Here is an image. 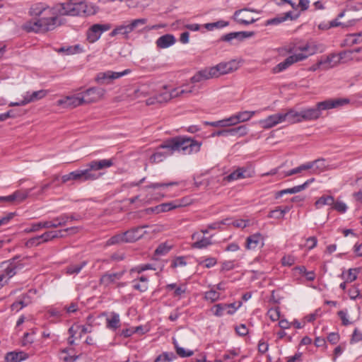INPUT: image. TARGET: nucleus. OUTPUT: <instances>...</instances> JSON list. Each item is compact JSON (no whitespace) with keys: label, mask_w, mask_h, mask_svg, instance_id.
Masks as SVG:
<instances>
[{"label":"nucleus","mask_w":362,"mask_h":362,"mask_svg":"<svg viewBox=\"0 0 362 362\" xmlns=\"http://www.w3.org/2000/svg\"><path fill=\"white\" fill-rule=\"evenodd\" d=\"M97 8L88 4L86 0H69L66 3H57L52 6L45 2H37L30 8L29 13L35 19L26 22L23 28L28 32H47L62 24L64 16L94 15Z\"/></svg>","instance_id":"obj_1"},{"label":"nucleus","mask_w":362,"mask_h":362,"mask_svg":"<svg viewBox=\"0 0 362 362\" xmlns=\"http://www.w3.org/2000/svg\"><path fill=\"white\" fill-rule=\"evenodd\" d=\"M202 143L187 136H178L163 140L160 144V158H166L175 152L191 155L199 152ZM162 159L160 158V161Z\"/></svg>","instance_id":"obj_2"},{"label":"nucleus","mask_w":362,"mask_h":362,"mask_svg":"<svg viewBox=\"0 0 362 362\" xmlns=\"http://www.w3.org/2000/svg\"><path fill=\"white\" fill-rule=\"evenodd\" d=\"M238 64L235 60L221 62L216 66L206 67L197 71L190 79L192 83H199L237 70Z\"/></svg>","instance_id":"obj_3"},{"label":"nucleus","mask_w":362,"mask_h":362,"mask_svg":"<svg viewBox=\"0 0 362 362\" xmlns=\"http://www.w3.org/2000/svg\"><path fill=\"white\" fill-rule=\"evenodd\" d=\"M197 91L195 86L185 84L180 88H174L169 85H163L160 89V103H166L173 98L192 93Z\"/></svg>","instance_id":"obj_4"},{"label":"nucleus","mask_w":362,"mask_h":362,"mask_svg":"<svg viewBox=\"0 0 362 362\" xmlns=\"http://www.w3.org/2000/svg\"><path fill=\"white\" fill-rule=\"evenodd\" d=\"M22 268V264H18L15 259L2 262L0 264V289Z\"/></svg>","instance_id":"obj_5"},{"label":"nucleus","mask_w":362,"mask_h":362,"mask_svg":"<svg viewBox=\"0 0 362 362\" xmlns=\"http://www.w3.org/2000/svg\"><path fill=\"white\" fill-rule=\"evenodd\" d=\"M47 95V90H40L37 91L33 92H26L24 95L23 96V100L16 102V103H11L10 106L15 107V106H23L28 103H33L35 101H37L44 97H45Z\"/></svg>","instance_id":"obj_6"},{"label":"nucleus","mask_w":362,"mask_h":362,"mask_svg":"<svg viewBox=\"0 0 362 362\" xmlns=\"http://www.w3.org/2000/svg\"><path fill=\"white\" fill-rule=\"evenodd\" d=\"M308 57V55H304L303 53L294 54L288 57L284 62H280L276 66H275L272 69V72L274 74L280 73L286 69H288L293 64L301 62L305 59Z\"/></svg>","instance_id":"obj_7"},{"label":"nucleus","mask_w":362,"mask_h":362,"mask_svg":"<svg viewBox=\"0 0 362 362\" xmlns=\"http://www.w3.org/2000/svg\"><path fill=\"white\" fill-rule=\"evenodd\" d=\"M248 11L257 13H261V11L257 9L245 8L235 11L233 16V19L238 23L244 25H248L257 21V19L250 18L249 16L245 15V13Z\"/></svg>","instance_id":"obj_8"},{"label":"nucleus","mask_w":362,"mask_h":362,"mask_svg":"<svg viewBox=\"0 0 362 362\" xmlns=\"http://www.w3.org/2000/svg\"><path fill=\"white\" fill-rule=\"evenodd\" d=\"M72 173L74 181L78 183L98 180L102 175L101 173H92L90 172L88 167L83 170L78 169L72 171Z\"/></svg>","instance_id":"obj_9"},{"label":"nucleus","mask_w":362,"mask_h":362,"mask_svg":"<svg viewBox=\"0 0 362 362\" xmlns=\"http://www.w3.org/2000/svg\"><path fill=\"white\" fill-rule=\"evenodd\" d=\"M350 103L348 98H334L328 99L316 104V106L321 113L322 110H330L333 108H338L347 105Z\"/></svg>","instance_id":"obj_10"},{"label":"nucleus","mask_w":362,"mask_h":362,"mask_svg":"<svg viewBox=\"0 0 362 362\" xmlns=\"http://www.w3.org/2000/svg\"><path fill=\"white\" fill-rule=\"evenodd\" d=\"M110 28L108 24H94L87 30V40L89 42L93 43L98 40L101 35Z\"/></svg>","instance_id":"obj_11"},{"label":"nucleus","mask_w":362,"mask_h":362,"mask_svg":"<svg viewBox=\"0 0 362 362\" xmlns=\"http://www.w3.org/2000/svg\"><path fill=\"white\" fill-rule=\"evenodd\" d=\"M131 72L130 69H125L123 71L116 72L112 71H107L105 72L98 73L95 81L99 83H108L114 79L119 78L122 76L127 75Z\"/></svg>","instance_id":"obj_12"},{"label":"nucleus","mask_w":362,"mask_h":362,"mask_svg":"<svg viewBox=\"0 0 362 362\" xmlns=\"http://www.w3.org/2000/svg\"><path fill=\"white\" fill-rule=\"evenodd\" d=\"M254 175L255 171L250 168H238L228 175L224 177L223 180L230 182L240 179L252 177Z\"/></svg>","instance_id":"obj_13"},{"label":"nucleus","mask_w":362,"mask_h":362,"mask_svg":"<svg viewBox=\"0 0 362 362\" xmlns=\"http://www.w3.org/2000/svg\"><path fill=\"white\" fill-rule=\"evenodd\" d=\"M85 99L83 98L82 93H77L68 95L57 101V104L64 107H76L84 103Z\"/></svg>","instance_id":"obj_14"},{"label":"nucleus","mask_w":362,"mask_h":362,"mask_svg":"<svg viewBox=\"0 0 362 362\" xmlns=\"http://www.w3.org/2000/svg\"><path fill=\"white\" fill-rule=\"evenodd\" d=\"M105 90L102 88L93 87L87 89L85 92L81 93L84 98L85 104L95 103L101 99L105 95Z\"/></svg>","instance_id":"obj_15"},{"label":"nucleus","mask_w":362,"mask_h":362,"mask_svg":"<svg viewBox=\"0 0 362 362\" xmlns=\"http://www.w3.org/2000/svg\"><path fill=\"white\" fill-rule=\"evenodd\" d=\"M284 117L283 112L271 115L265 119H261L259 124L265 129H271L280 123L284 122Z\"/></svg>","instance_id":"obj_16"},{"label":"nucleus","mask_w":362,"mask_h":362,"mask_svg":"<svg viewBox=\"0 0 362 362\" xmlns=\"http://www.w3.org/2000/svg\"><path fill=\"white\" fill-rule=\"evenodd\" d=\"M238 308L235 307V303H218L216 304L212 308L211 311L216 317H221L225 313L233 315L237 310Z\"/></svg>","instance_id":"obj_17"},{"label":"nucleus","mask_w":362,"mask_h":362,"mask_svg":"<svg viewBox=\"0 0 362 362\" xmlns=\"http://www.w3.org/2000/svg\"><path fill=\"white\" fill-rule=\"evenodd\" d=\"M114 160L110 159H102V160H93L86 165L88 167L90 172L92 173H97L96 171L107 169L110 168L114 164Z\"/></svg>","instance_id":"obj_18"},{"label":"nucleus","mask_w":362,"mask_h":362,"mask_svg":"<svg viewBox=\"0 0 362 362\" xmlns=\"http://www.w3.org/2000/svg\"><path fill=\"white\" fill-rule=\"evenodd\" d=\"M255 35V33L252 31H239V32H231L228 34L223 35L220 40L230 42L233 40L242 41L244 39L252 37Z\"/></svg>","instance_id":"obj_19"},{"label":"nucleus","mask_w":362,"mask_h":362,"mask_svg":"<svg viewBox=\"0 0 362 362\" xmlns=\"http://www.w3.org/2000/svg\"><path fill=\"white\" fill-rule=\"evenodd\" d=\"M124 274V271L114 273L107 272L101 276L100 284L105 287H109L112 284H117L122 279Z\"/></svg>","instance_id":"obj_20"},{"label":"nucleus","mask_w":362,"mask_h":362,"mask_svg":"<svg viewBox=\"0 0 362 362\" xmlns=\"http://www.w3.org/2000/svg\"><path fill=\"white\" fill-rule=\"evenodd\" d=\"M255 114L256 111L239 112L229 117V122L232 126L240 122H247L250 120Z\"/></svg>","instance_id":"obj_21"},{"label":"nucleus","mask_w":362,"mask_h":362,"mask_svg":"<svg viewBox=\"0 0 362 362\" xmlns=\"http://www.w3.org/2000/svg\"><path fill=\"white\" fill-rule=\"evenodd\" d=\"M35 294V291H33L32 290L29 291L28 293L23 295L19 300L12 304V310L18 311L29 305L32 302L33 297Z\"/></svg>","instance_id":"obj_22"},{"label":"nucleus","mask_w":362,"mask_h":362,"mask_svg":"<svg viewBox=\"0 0 362 362\" xmlns=\"http://www.w3.org/2000/svg\"><path fill=\"white\" fill-rule=\"evenodd\" d=\"M144 226L136 227L131 228L130 230L124 232L126 242L133 243L143 237V235L146 233V231L144 230Z\"/></svg>","instance_id":"obj_23"},{"label":"nucleus","mask_w":362,"mask_h":362,"mask_svg":"<svg viewBox=\"0 0 362 362\" xmlns=\"http://www.w3.org/2000/svg\"><path fill=\"white\" fill-rule=\"evenodd\" d=\"M263 245V238L260 233H255L247 238L246 248L247 250H255Z\"/></svg>","instance_id":"obj_24"},{"label":"nucleus","mask_w":362,"mask_h":362,"mask_svg":"<svg viewBox=\"0 0 362 362\" xmlns=\"http://www.w3.org/2000/svg\"><path fill=\"white\" fill-rule=\"evenodd\" d=\"M320 112L316 105L313 107L301 110V119L303 122L315 120L320 118Z\"/></svg>","instance_id":"obj_25"},{"label":"nucleus","mask_w":362,"mask_h":362,"mask_svg":"<svg viewBox=\"0 0 362 362\" xmlns=\"http://www.w3.org/2000/svg\"><path fill=\"white\" fill-rule=\"evenodd\" d=\"M284 122L295 124L303 122L301 119V110L298 112L293 109H288L286 112H283Z\"/></svg>","instance_id":"obj_26"},{"label":"nucleus","mask_w":362,"mask_h":362,"mask_svg":"<svg viewBox=\"0 0 362 362\" xmlns=\"http://www.w3.org/2000/svg\"><path fill=\"white\" fill-rule=\"evenodd\" d=\"M187 205L184 199H175L169 202L160 204V212H167Z\"/></svg>","instance_id":"obj_27"},{"label":"nucleus","mask_w":362,"mask_h":362,"mask_svg":"<svg viewBox=\"0 0 362 362\" xmlns=\"http://www.w3.org/2000/svg\"><path fill=\"white\" fill-rule=\"evenodd\" d=\"M56 51L58 53H62L65 55H72V54H79V53L83 52L84 49H83V46H81L79 44H77V45H72V46L62 47L56 49Z\"/></svg>","instance_id":"obj_28"},{"label":"nucleus","mask_w":362,"mask_h":362,"mask_svg":"<svg viewBox=\"0 0 362 362\" xmlns=\"http://www.w3.org/2000/svg\"><path fill=\"white\" fill-rule=\"evenodd\" d=\"M28 358V354L23 351H11L5 356L6 362H21Z\"/></svg>","instance_id":"obj_29"},{"label":"nucleus","mask_w":362,"mask_h":362,"mask_svg":"<svg viewBox=\"0 0 362 362\" xmlns=\"http://www.w3.org/2000/svg\"><path fill=\"white\" fill-rule=\"evenodd\" d=\"M120 325L119 314L111 313L106 318V327L109 329L116 330Z\"/></svg>","instance_id":"obj_30"},{"label":"nucleus","mask_w":362,"mask_h":362,"mask_svg":"<svg viewBox=\"0 0 362 362\" xmlns=\"http://www.w3.org/2000/svg\"><path fill=\"white\" fill-rule=\"evenodd\" d=\"M68 223L67 214H62L52 220L48 221L49 228H56L61 226H64Z\"/></svg>","instance_id":"obj_31"},{"label":"nucleus","mask_w":362,"mask_h":362,"mask_svg":"<svg viewBox=\"0 0 362 362\" xmlns=\"http://www.w3.org/2000/svg\"><path fill=\"white\" fill-rule=\"evenodd\" d=\"M336 57H337V55L335 54H331L326 57H322L317 62V66L322 67V69H330L334 66V64H332V62H334V59Z\"/></svg>","instance_id":"obj_32"},{"label":"nucleus","mask_w":362,"mask_h":362,"mask_svg":"<svg viewBox=\"0 0 362 362\" xmlns=\"http://www.w3.org/2000/svg\"><path fill=\"white\" fill-rule=\"evenodd\" d=\"M291 210V207L286 206H278L275 209L272 210L269 215V218L281 219L283 218L286 214H287Z\"/></svg>","instance_id":"obj_33"},{"label":"nucleus","mask_w":362,"mask_h":362,"mask_svg":"<svg viewBox=\"0 0 362 362\" xmlns=\"http://www.w3.org/2000/svg\"><path fill=\"white\" fill-rule=\"evenodd\" d=\"M298 49L302 52H307L308 54L306 55H308V57L309 55L314 54L316 52H324L325 47L322 45H306L299 47ZM303 54L305 55V54Z\"/></svg>","instance_id":"obj_34"},{"label":"nucleus","mask_w":362,"mask_h":362,"mask_svg":"<svg viewBox=\"0 0 362 362\" xmlns=\"http://www.w3.org/2000/svg\"><path fill=\"white\" fill-rule=\"evenodd\" d=\"M305 163L306 165H310V169H313L314 173L322 172L326 168L325 160L323 158H319Z\"/></svg>","instance_id":"obj_35"},{"label":"nucleus","mask_w":362,"mask_h":362,"mask_svg":"<svg viewBox=\"0 0 362 362\" xmlns=\"http://www.w3.org/2000/svg\"><path fill=\"white\" fill-rule=\"evenodd\" d=\"M360 20V18H351L346 22H340L339 21V18H336L332 20L329 22V28L332 27H337V26H341L343 28H349L354 26L356 22H358Z\"/></svg>","instance_id":"obj_36"},{"label":"nucleus","mask_w":362,"mask_h":362,"mask_svg":"<svg viewBox=\"0 0 362 362\" xmlns=\"http://www.w3.org/2000/svg\"><path fill=\"white\" fill-rule=\"evenodd\" d=\"M42 228H49L48 221L33 223L29 227L25 228L24 232L26 233H35Z\"/></svg>","instance_id":"obj_37"},{"label":"nucleus","mask_w":362,"mask_h":362,"mask_svg":"<svg viewBox=\"0 0 362 362\" xmlns=\"http://www.w3.org/2000/svg\"><path fill=\"white\" fill-rule=\"evenodd\" d=\"M176 42L175 37L171 34H165L160 37V48H167Z\"/></svg>","instance_id":"obj_38"},{"label":"nucleus","mask_w":362,"mask_h":362,"mask_svg":"<svg viewBox=\"0 0 362 362\" xmlns=\"http://www.w3.org/2000/svg\"><path fill=\"white\" fill-rule=\"evenodd\" d=\"M291 13H292V12L288 11L286 12L285 13H284L281 16H276L275 18L269 19V20H267L266 21L265 25H278V24H280V23H283V22H284L285 21H286L289 18H292V17L291 16Z\"/></svg>","instance_id":"obj_39"},{"label":"nucleus","mask_w":362,"mask_h":362,"mask_svg":"<svg viewBox=\"0 0 362 362\" xmlns=\"http://www.w3.org/2000/svg\"><path fill=\"white\" fill-rule=\"evenodd\" d=\"M130 33H132V30L131 28H129V23H125L115 28L111 32L110 35L115 36L117 35H122L124 36H127L128 34H129Z\"/></svg>","instance_id":"obj_40"},{"label":"nucleus","mask_w":362,"mask_h":362,"mask_svg":"<svg viewBox=\"0 0 362 362\" xmlns=\"http://www.w3.org/2000/svg\"><path fill=\"white\" fill-rule=\"evenodd\" d=\"M147 278L145 276H141L139 281H133V287L134 289L144 292L148 288Z\"/></svg>","instance_id":"obj_41"},{"label":"nucleus","mask_w":362,"mask_h":362,"mask_svg":"<svg viewBox=\"0 0 362 362\" xmlns=\"http://www.w3.org/2000/svg\"><path fill=\"white\" fill-rule=\"evenodd\" d=\"M334 204V197L332 196H322L315 203L317 209H319L325 205L332 206Z\"/></svg>","instance_id":"obj_42"},{"label":"nucleus","mask_w":362,"mask_h":362,"mask_svg":"<svg viewBox=\"0 0 362 362\" xmlns=\"http://www.w3.org/2000/svg\"><path fill=\"white\" fill-rule=\"evenodd\" d=\"M86 264L87 262L83 261L78 264L69 265L66 268V272L69 275L78 274Z\"/></svg>","instance_id":"obj_43"},{"label":"nucleus","mask_w":362,"mask_h":362,"mask_svg":"<svg viewBox=\"0 0 362 362\" xmlns=\"http://www.w3.org/2000/svg\"><path fill=\"white\" fill-rule=\"evenodd\" d=\"M248 132V129L246 125H241L238 127L229 129V134L232 136H238L239 137L246 135Z\"/></svg>","instance_id":"obj_44"},{"label":"nucleus","mask_w":362,"mask_h":362,"mask_svg":"<svg viewBox=\"0 0 362 362\" xmlns=\"http://www.w3.org/2000/svg\"><path fill=\"white\" fill-rule=\"evenodd\" d=\"M228 25L229 22L220 20L216 22L206 23L204 25V27L208 30H213L214 29L223 28Z\"/></svg>","instance_id":"obj_45"},{"label":"nucleus","mask_w":362,"mask_h":362,"mask_svg":"<svg viewBox=\"0 0 362 362\" xmlns=\"http://www.w3.org/2000/svg\"><path fill=\"white\" fill-rule=\"evenodd\" d=\"M126 242L125 238V234L124 233H118L115 235L111 237L107 241V245H112L116 244H121L124 243Z\"/></svg>","instance_id":"obj_46"},{"label":"nucleus","mask_w":362,"mask_h":362,"mask_svg":"<svg viewBox=\"0 0 362 362\" xmlns=\"http://www.w3.org/2000/svg\"><path fill=\"white\" fill-rule=\"evenodd\" d=\"M358 272V269H349L346 274L343 272L341 277L344 279L347 282H352L356 279Z\"/></svg>","instance_id":"obj_47"},{"label":"nucleus","mask_w":362,"mask_h":362,"mask_svg":"<svg viewBox=\"0 0 362 362\" xmlns=\"http://www.w3.org/2000/svg\"><path fill=\"white\" fill-rule=\"evenodd\" d=\"M346 42L349 45H354V44H359L362 42V31L351 34L349 36H347V38L346 39Z\"/></svg>","instance_id":"obj_48"},{"label":"nucleus","mask_w":362,"mask_h":362,"mask_svg":"<svg viewBox=\"0 0 362 362\" xmlns=\"http://www.w3.org/2000/svg\"><path fill=\"white\" fill-rule=\"evenodd\" d=\"M212 244V242L210 238H202L201 240H199L196 242H194L192 244L193 248H197V249H202L206 248L209 245H211Z\"/></svg>","instance_id":"obj_49"},{"label":"nucleus","mask_w":362,"mask_h":362,"mask_svg":"<svg viewBox=\"0 0 362 362\" xmlns=\"http://www.w3.org/2000/svg\"><path fill=\"white\" fill-rule=\"evenodd\" d=\"M33 189H26L25 191H16L12 194V197H13V201L18 200L19 202H22L25 200L30 194V192Z\"/></svg>","instance_id":"obj_50"},{"label":"nucleus","mask_w":362,"mask_h":362,"mask_svg":"<svg viewBox=\"0 0 362 362\" xmlns=\"http://www.w3.org/2000/svg\"><path fill=\"white\" fill-rule=\"evenodd\" d=\"M310 165H306V163H303L297 168H295L292 170L285 172L284 176L288 177V176H291V175L297 174V173H300L303 170H310Z\"/></svg>","instance_id":"obj_51"},{"label":"nucleus","mask_w":362,"mask_h":362,"mask_svg":"<svg viewBox=\"0 0 362 362\" xmlns=\"http://www.w3.org/2000/svg\"><path fill=\"white\" fill-rule=\"evenodd\" d=\"M204 124L206 125V126L220 127H226L231 126L230 123L229 122V117L224 119L218 120L216 122L206 121L204 122Z\"/></svg>","instance_id":"obj_52"},{"label":"nucleus","mask_w":362,"mask_h":362,"mask_svg":"<svg viewBox=\"0 0 362 362\" xmlns=\"http://www.w3.org/2000/svg\"><path fill=\"white\" fill-rule=\"evenodd\" d=\"M347 11H360L362 10V2L356 0H349L346 4Z\"/></svg>","instance_id":"obj_53"},{"label":"nucleus","mask_w":362,"mask_h":362,"mask_svg":"<svg viewBox=\"0 0 362 362\" xmlns=\"http://www.w3.org/2000/svg\"><path fill=\"white\" fill-rule=\"evenodd\" d=\"M147 23L146 18H138L132 21L129 23V28H131L132 32L136 30L141 26L144 25Z\"/></svg>","instance_id":"obj_54"},{"label":"nucleus","mask_w":362,"mask_h":362,"mask_svg":"<svg viewBox=\"0 0 362 362\" xmlns=\"http://www.w3.org/2000/svg\"><path fill=\"white\" fill-rule=\"evenodd\" d=\"M223 225H227V226L230 225V218H225L221 221H216V222L210 223L208 225V228L210 230L221 229L222 228L221 226Z\"/></svg>","instance_id":"obj_55"},{"label":"nucleus","mask_w":362,"mask_h":362,"mask_svg":"<svg viewBox=\"0 0 362 362\" xmlns=\"http://www.w3.org/2000/svg\"><path fill=\"white\" fill-rule=\"evenodd\" d=\"M128 200L130 204H135L136 207H140L148 202V200L143 198L141 195L135 196L129 198Z\"/></svg>","instance_id":"obj_56"},{"label":"nucleus","mask_w":362,"mask_h":362,"mask_svg":"<svg viewBox=\"0 0 362 362\" xmlns=\"http://www.w3.org/2000/svg\"><path fill=\"white\" fill-rule=\"evenodd\" d=\"M204 298L207 300H210L211 302H215L219 299L220 293L211 289L205 293Z\"/></svg>","instance_id":"obj_57"},{"label":"nucleus","mask_w":362,"mask_h":362,"mask_svg":"<svg viewBox=\"0 0 362 362\" xmlns=\"http://www.w3.org/2000/svg\"><path fill=\"white\" fill-rule=\"evenodd\" d=\"M174 344H175L177 354L179 355L180 357H182V358L189 357L193 354L192 351H190V350L186 351L184 348L178 346L177 344L175 341H174Z\"/></svg>","instance_id":"obj_58"},{"label":"nucleus","mask_w":362,"mask_h":362,"mask_svg":"<svg viewBox=\"0 0 362 362\" xmlns=\"http://www.w3.org/2000/svg\"><path fill=\"white\" fill-rule=\"evenodd\" d=\"M177 358L173 352H163L160 354V362H171Z\"/></svg>","instance_id":"obj_59"},{"label":"nucleus","mask_w":362,"mask_h":362,"mask_svg":"<svg viewBox=\"0 0 362 362\" xmlns=\"http://www.w3.org/2000/svg\"><path fill=\"white\" fill-rule=\"evenodd\" d=\"M267 315L272 321H277L281 316L280 310L279 308H271L268 310Z\"/></svg>","instance_id":"obj_60"},{"label":"nucleus","mask_w":362,"mask_h":362,"mask_svg":"<svg viewBox=\"0 0 362 362\" xmlns=\"http://www.w3.org/2000/svg\"><path fill=\"white\" fill-rule=\"evenodd\" d=\"M42 244L40 235L35 236L28 239L25 243V246L27 247H33L39 246Z\"/></svg>","instance_id":"obj_61"},{"label":"nucleus","mask_w":362,"mask_h":362,"mask_svg":"<svg viewBox=\"0 0 362 362\" xmlns=\"http://www.w3.org/2000/svg\"><path fill=\"white\" fill-rule=\"evenodd\" d=\"M361 49H362V48L358 47V48H356V49H352V50H347V51H344V52H340L339 54V59H343L346 58V57L352 59L351 54H354V53L360 52L361 51Z\"/></svg>","instance_id":"obj_62"},{"label":"nucleus","mask_w":362,"mask_h":362,"mask_svg":"<svg viewBox=\"0 0 362 362\" xmlns=\"http://www.w3.org/2000/svg\"><path fill=\"white\" fill-rule=\"evenodd\" d=\"M76 328L79 329V338H81L83 334L86 333H90L93 331L92 325L89 326L87 324L86 325H76Z\"/></svg>","instance_id":"obj_63"},{"label":"nucleus","mask_w":362,"mask_h":362,"mask_svg":"<svg viewBox=\"0 0 362 362\" xmlns=\"http://www.w3.org/2000/svg\"><path fill=\"white\" fill-rule=\"evenodd\" d=\"M332 208L340 213H345L347 209L346 204L341 201L334 202Z\"/></svg>","instance_id":"obj_64"}]
</instances>
